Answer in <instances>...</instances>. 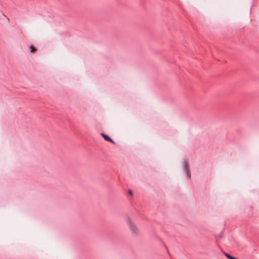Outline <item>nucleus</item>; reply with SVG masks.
I'll return each instance as SVG.
<instances>
[{
	"instance_id": "1",
	"label": "nucleus",
	"mask_w": 259,
	"mask_h": 259,
	"mask_svg": "<svg viewBox=\"0 0 259 259\" xmlns=\"http://www.w3.org/2000/svg\"><path fill=\"white\" fill-rule=\"evenodd\" d=\"M183 167L186 174V177L188 178L191 176L188 160L186 159L183 161Z\"/></svg>"
},
{
	"instance_id": "2",
	"label": "nucleus",
	"mask_w": 259,
	"mask_h": 259,
	"mask_svg": "<svg viewBox=\"0 0 259 259\" xmlns=\"http://www.w3.org/2000/svg\"><path fill=\"white\" fill-rule=\"evenodd\" d=\"M128 226L130 229L134 234H136L137 233L138 229L136 226L133 222L130 221Z\"/></svg>"
},
{
	"instance_id": "3",
	"label": "nucleus",
	"mask_w": 259,
	"mask_h": 259,
	"mask_svg": "<svg viewBox=\"0 0 259 259\" xmlns=\"http://www.w3.org/2000/svg\"><path fill=\"white\" fill-rule=\"evenodd\" d=\"M102 136L103 137L105 140L110 141L113 144H115V143L112 141V140L108 136L104 135L103 134H102Z\"/></svg>"
},
{
	"instance_id": "4",
	"label": "nucleus",
	"mask_w": 259,
	"mask_h": 259,
	"mask_svg": "<svg viewBox=\"0 0 259 259\" xmlns=\"http://www.w3.org/2000/svg\"><path fill=\"white\" fill-rule=\"evenodd\" d=\"M30 50H31V52H33L36 51V49H35V48L33 46H30Z\"/></svg>"
},
{
	"instance_id": "5",
	"label": "nucleus",
	"mask_w": 259,
	"mask_h": 259,
	"mask_svg": "<svg viewBox=\"0 0 259 259\" xmlns=\"http://www.w3.org/2000/svg\"><path fill=\"white\" fill-rule=\"evenodd\" d=\"M128 192H129V193H130L131 195H132L133 192H132V191L131 190H128Z\"/></svg>"
}]
</instances>
